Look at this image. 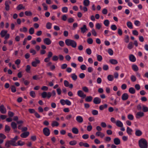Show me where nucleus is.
<instances>
[{
  "label": "nucleus",
  "instance_id": "obj_1",
  "mask_svg": "<svg viewBox=\"0 0 148 148\" xmlns=\"http://www.w3.org/2000/svg\"><path fill=\"white\" fill-rule=\"evenodd\" d=\"M147 142L145 138H141L138 141V145L140 148H147Z\"/></svg>",
  "mask_w": 148,
  "mask_h": 148
},
{
  "label": "nucleus",
  "instance_id": "obj_2",
  "mask_svg": "<svg viewBox=\"0 0 148 148\" xmlns=\"http://www.w3.org/2000/svg\"><path fill=\"white\" fill-rule=\"evenodd\" d=\"M66 44L68 46H71L72 47L75 48L77 47V43L74 40L70 39H67L65 40Z\"/></svg>",
  "mask_w": 148,
  "mask_h": 148
},
{
  "label": "nucleus",
  "instance_id": "obj_3",
  "mask_svg": "<svg viewBox=\"0 0 148 148\" xmlns=\"http://www.w3.org/2000/svg\"><path fill=\"white\" fill-rule=\"evenodd\" d=\"M11 145L14 146H17L16 142L12 140L7 141L5 144V146L7 147H10Z\"/></svg>",
  "mask_w": 148,
  "mask_h": 148
},
{
  "label": "nucleus",
  "instance_id": "obj_4",
  "mask_svg": "<svg viewBox=\"0 0 148 148\" xmlns=\"http://www.w3.org/2000/svg\"><path fill=\"white\" fill-rule=\"evenodd\" d=\"M42 97L45 98L47 97V99H49L51 96V92H47L45 91L43 92L41 94Z\"/></svg>",
  "mask_w": 148,
  "mask_h": 148
},
{
  "label": "nucleus",
  "instance_id": "obj_5",
  "mask_svg": "<svg viewBox=\"0 0 148 148\" xmlns=\"http://www.w3.org/2000/svg\"><path fill=\"white\" fill-rule=\"evenodd\" d=\"M43 132L44 135L46 136H48L50 135V130L47 127L44 128L43 130Z\"/></svg>",
  "mask_w": 148,
  "mask_h": 148
},
{
  "label": "nucleus",
  "instance_id": "obj_6",
  "mask_svg": "<svg viewBox=\"0 0 148 148\" xmlns=\"http://www.w3.org/2000/svg\"><path fill=\"white\" fill-rule=\"evenodd\" d=\"M40 63V60L38 59V58H36L35 59V61L32 62V65L34 67H36L37 64H39Z\"/></svg>",
  "mask_w": 148,
  "mask_h": 148
},
{
  "label": "nucleus",
  "instance_id": "obj_7",
  "mask_svg": "<svg viewBox=\"0 0 148 148\" xmlns=\"http://www.w3.org/2000/svg\"><path fill=\"white\" fill-rule=\"evenodd\" d=\"M144 113L142 112H138L136 113L135 114V116L136 119H139L141 117L143 116Z\"/></svg>",
  "mask_w": 148,
  "mask_h": 148
},
{
  "label": "nucleus",
  "instance_id": "obj_8",
  "mask_svg": "<svg viewBox=\"0 0 148 148\" xmlns=\"http://www.w3.org/2000/svg\"><path fill=\"white\" fill-rule=\"evenodd\" d=\"M78 95L83 98H85L86 97V95L84 94V92L81 90H79L77 92Z\"/></svg>",
  "mask_w": 148,
  "mask_h": 148
},
{
  "label": "nucleus",
  "instance_id": "obj_9",
  "mask_svg": "<svg viewBox=\"0 0 148 148\" xmlns=\"http://www.w3.org/2000/svg\"><path fill=\"white\" fill-rule=\"evenodd\" d=\"M44 43L47 45H50L52 42L51 40L48 38H45L43 40Z\"/></svg>",
  "mask_w": 148,
  "mask_h": 148
},
{
  "label": "nucleus",
  "instance_id": "obj_10",
  "mask_svg": "<svg viewBox=\"0 0 148 148\" xmlns=\"http://www.w3.org/2000/svg\"><path fill=\"white\" fill-rule=\"evenodd\" d=\"M11 3L10 1H6L5 2V9L6 11H9L10 10V4Z\"/></svg>",
  "mask_w": 148,
  "mask_h": 148
},
{
  "label": "nucleus",
  "instance_id": "obj_11",
  "mask_svg": "<svg viewBox=\"0 0 148 148\" xmlns=\"http://www.w3.org/2000/svg\"><path fill=\"white\" fill-rule=\"evenodd\" d=\"M93 102L96 104H99L101 102V99L98 97H95L94 99Z\"/></svg>",
  "mask_w": 148,
  "mask_h": 148
},
{
  "label": "nucleus",
  "instance_id": "obj_12",
  "mask_svg": "<svg viewBox=\"0 0 148 148\" xmlns=\"http://www.w3.org/2000/svg\"><path fill=\"white\" fill-rule=\"evenodd\" d=\"M95 135L97 136L100 137L101 138H103L105 136V134L101 132H97L95 133Z\"/></svg>",
  "mask_w": 148,
  "mask_h": 148
},
{
  "label": "nucleus",
  "instance_id": "obj_13",
  "mask_svg": "<svg viewBox=\"0 0 148 148\" xmlns=\"http://www.w3.org/2000/svg\"><path fill=\"white\" fill-rule=\"evenodd\" d=\"M113 142L115 145H118L121 143V140L120 139L117 138H114Z\"/></svg>",
  "mask_w": 148,
  "mask_h": 148
},
{
  "label": "nucleus",
  "instance_id": "obj_14",
  "mask_svg": "<svg viewBox=\"0 0 148 148\" xmlns=\"http://www.w3.org/2000/svg\"><path fill=\"white\" fill-rule=\"evenodd\" d=\"M29 132L26 131L23 133L21 134V136L22 138H26L29 135Z\"/></svg>",
  "mask_w": 148,
  "mask_h": 148
},
{
  "label": "nucleus",
  "instance_id": "obj_15",
  "mask_svg": "<svg viewBox=\"0 0 148 148\" xmlns=\"http://www.w3.org/2000/svg\"><path fill=\"white\" fill-rule=\"evenodd\" d=\"M80 29L81 32L83 34L85 33L88 30L86 28V26L85 25H83V27H81Z\"/></svg>",
  "mask_w": 148,
  "mask_h": 148
},
{
  "label": "nucleus",
  "instance_id": "obj_16",
  "mask_svg": "<svg viewBox=\"0 0 148 148\" xmlns=\"http://www.w3.org/2000/svg\"><path fill=\"white\" fill-rule=\"evenodd\" d=\"M76 119L77 121L79 123H82L83 121L82 117L80 116H77Z\"/></svg>",
  "mask_w": 148,
  "mask_h": 148
},
{
  "label": "nucleus",
  "instance_id": "obj_17",
  "mask_svg": "<svg viewBox=\"0 0 148 148\" xmlns=\"http://www.w3.org/2000/svg\"><path fill=\"white\" fill-rule=\"evenodd\" d=\"M0 111L2 114L6 113V110L3 105H1L0 106Z\"/></svg>",
  "mask_w": 148,
  "mask_h": 148
},
{
  "label": "nucleus",
  "instance_id": "obj_18",
  "mask_svg": "<svg viewBox=\"0 0 148 148\" xmlns=\"http://www.w3.org/2000/svg\"><path fill=\"white\" fill-rule=\"evenodd\" d=\"M115 124L117 126L120 127L123 126V123L120 120H117L116 121Z\"/></svg>",
  "mask_w": 148,
  "mask_h": 148
},
{
  "label": "nucleus",
  "instance_id": "obj_19",
  "mask_svg": "<svg viewBox=\"0 0 148 148\" xmlns=\"http://www.w3.org/2000/svg\"><path fill=\"white\" fill-rule=\"evenodd\" d=\"M135 135L138 136H140L142 134V132L139 130L136 129L135 132Z\"/></svg>",
  "mask_w": 148,
  "mask_h": 148
},
{
  "label": "nucleus",
  "instance_id": "obj_20",
  "mask_svg": "<svg viewBox=\"0 0 148 148\" xmlns=\"http://www.w3.org/2000/svg\"><path fill=\"white\" fill-rule=\"evenodd\" d=\"M25 7L23 6V5L21 4L18 5L16 8V9L18 10H23L25 9Z\"/></svg>",
  "mask_w": 148,
  "mask_h": 148
},
{
  "label": "nucleus",
  "instance_id": "obj_21",
  "mask_svg": "<svg viewBox=\"0 0 148 148\" xmlns=\"http://www.w3.org/2000/svg\"><path fill=\"white\" fill-rule=\"evenodd\" d=\"M128 95L127 93L123 94L122 96V99L123 100H126L128 98Z\"/></svg>",
  "mask_w": 148,
  "mask_h": 148
},
{
  "label": "nucleus",
  "instance_id": "obj_22",
  "mask_svg": "<svg viewBox=\"0 0 148 148\" xmlns=\"http://www.w3.org/2000/svg\"><path fill=\"white\" fill-rule=\"evenodd\" d=\"M129 60L132 62H135L136 60L135 57L132 54H131L129 56Z\"/></svg>",
  "mask_w": 148,
  "mask_h": 148
},
{
  "label": "nucleus",
  "instance_id": "obj_23",
  "mask_svg": "<svg viewBox=\"0 0 148 148\" xmlns=\"http://www.w3.org/2000/svg\"><path fill=\"white\" fill-rule=\"evenodd\" d=\"M8 31L7 30H2L0 33L1 36L2 37H4L7 34Z\"/></svg>",
  "mask_w": 148,
  "mask_h": 148
},
{
  "label": "nucleus",
  "instance_id": "obj_24",
  "mask_svg": "<svg viewBox=\"0 0 148 148\" xmlns=\"http://www.w3.org/2000/svg\"><path fill=\"white\" fill-rule=\"evenodd\" d=\"M132 67L133 70L135 72L137 71L138 70V68L137 65L136 64H132Z\"/></svg>",
  "mask_w": 148,
  "mask_h": 148
},
{
  "label": "nucleus",
  "instance_id": "obj_25",
  "mask_svg": "<svg viewBox=\"0 0 148 148\" xmlns=\"http://www.w3.org/2000/svg\"><path fill=\"white\" fill-rule=\"evenodd\" d=\"M127 27L130 29H132L133 28V26L132 23L128 21L127 23Z\"/></svg>",
  "mask_w": 148,
  "mask_h": 148
},
{
  "label": "nucleus",
  "instance_id": "obj_26",
  "mask_svg": "<svg viewBox=\"0 0 148 148\" xmlns=\"http://www.w3.org/2000/svg\"><path fill=\"white\" fill-rule=\"evenodd\" d=\"M110 62L112 64H118L117 61L114 59H111L109 60Z\"/></svg>",
  "mask_w": 148,
  "mask_h": 148
},
{
  "label": "nucleus",
  "instance_id": "obj_27",
  "mask_svg": "<svg viewBox=\"0 0 148 148\" xmlns=\"http://www.w3.org/2000/svg\"><path fill=\"white\" fill-rule=\"evenodd\" d=\"M72 131L73 133L75 134H78L79 130L77 128L75 127H73L72 129Z\"/></svg>",
  "mask_w": 148,
  "mask_h": 148
},
{
  "label": "nucleus",
  "instance_id": "obj_28",
  "mask_svg": "<svg viewBox=\"0 0 148 148\" xmlns=\"http://www.w3.org/2000/svg\"><path fill=\"white\" fill-rule=\"evenodd\" d=\"M114 76L112 75H109L107 76V79L110 81H112L114 79Z\"/></svg>",
  "mask_w": 148,
  "mask_h": 148
},
{
  "label": "nucleus",
  "instance_id": "obj_29",
  "mask_svg": "<svg viewBox=\"0 0 148 148\" xmlns=\"http://www.w3.org/2000/svg\"><path fill=\"white\" fill-rule=\"evenodd\" d=\"M129 92L132 94H134L135 93L136 90L133 87H130L129 88Z\"/></svg>",
  "mask_w": 148,
  "mask_h": 148
},
{
  "label": "nucleus",
  "instance_id": "obj_30",
  "mask_svg": "<svg viewBox=\"0 0 148 148\" xmlns=\"http://www.w3.org/2000/svg\"><path fill=\"white\" fill-rule=\"evenodd\" d=\"M51 126L53 127L55 126H58L59 125V123L56 121H53L51 123Z\"/></svg>",
  "mask_w": 148,
  "mask_h": 148
},
{
  "label": "nucleus",
  "instance_id": "obj_31",
  "mask_svg": "<svg viewBox=\"0 0 148 148\" xmlns=\"http://www.w3.org/2000/svg\"><path fill=\"white\" fill-rule=\"evenodd\" d=\"M107 107V104H105L103 105H101L99 107V108L100 110H103L104 108H106Z\"/></svg>",
  "mask_w": 148,
  "mask_h": 148
},
{
  "label": "nucleus",
  "instance_id": "obj_32",
  "mask_svg": "<svg viewBox=\"0 0 148 148\" xmlns=\"http://www.w3.org/2000/svg\"><path fill=\"white\" fill-rule=\"evenodd\" d=\"M90 3V2L89 0H84L83 1V4L85 6H88Z\"/></svg>",
  "mask_w": 148,
  "mask_h": 148
},
{
  "label": "nucleus",
  "instance_id": "obj_33",
  "mask_svg": "<svg viewBox=\"0 0 148 148\" xmlns=\"http://www.w3.org/2000/svg\"><path fill=\"white\" fill-rule=\"evenodd\" d=\"M126 131L128 134L131 135L132 134V130L131 128H130L129 127H127V128Z\"/></svg>",
  "mask_w": 148,
  "mask_h": 148
},
{
  "label": "nucleus",
  "instance_id": "obj_34",
  "mask_svg": "<svg viewBox=\"0 0 148 148\" xmlns=\"http://www.w3.org/2000/svg\"><path fill=\"white\" fill-rule=\"evenodd\" d=\"M25 14L27 16H31L32 15V13L30 11H26L25 12Z\"/></svg>",
  "mask_w": 148,
  "mask_h": 148
},
{
  "label": "nucleus",
  "instance_id": "obj_35",
  "mask_svg": "<svg viewBox=\"0 0 148 148\" xmlns=\"http://www.w3.org/2000/svg\"><path fill=\"white\" fill-rule=\"evenodd\" d=\"M92 99V97L91 96H87L85 100L87 102H90Z\"/></svg>",
  "mask_w": 148,
  "mask_h": 148
},
{
  "label": "nucleus",
  "instance_id": "obj_36",
  "mask_svg": "<svg viewBox=\"0 0 148 148\" xmlns=\"http://www.w3.org/2000/svg\"><path fill=\"white\" fill-rule=\"evenodd\" d=\"M11 126L12 128L14 129H15L17 128V124L14 122H13L11 123Z\"/></svg>",
  "mask_w": 148,
  "mask_h": 148
},
{
  "label": "nucleus",
  "instance_id": "obj_37",
  "mask_svg": "<svg viewBox=\"0 0 148 148\" xmlns=\"http://www.w3.org/2000/svg\"><path fill=\"white\" fill-rule=\"evenodd\" d=\"M71 77L73 80H75L77 78V76L75 73H72L71 75Z\"/></svg>",
  "mask_w": 148,
  "mask_h": 148
},
{
  "label": "nucleus",
  "instance_id": "obj_38",
  "mask_svg": "<svg viewBox=\"0 0 148 148\" xmlns=\"http://www.w3.org/2000/svg\"><path fill=\"white\" fill-rule=\"evenodd\" d=\"M127 118L130 120H133L134 119V116L133 115L131 114H128L127 116Z\"/></svg>",
  "mask_w": 148,
  "mask_h": 148
},
{
  "label": "nucleus",
  "instance_id": "obj_39",
  "mask_svg": "<svg viewBox=\"0 0 148 148\" xmlns=\"http://www.w3.org/2000/svg\"><path fill=\"white\" fill-rule=\"evenodd\" d=\"M133 43L132 42H130L128 44L127 48L129 49H131L133 47Z\"/></svg>",
  "mask_w": 148,
  "mask_h": 148
},
{
  "label": "nucleus",
  "instance_id": "obj_40",
  "mask_svg": "<svg viewBox=\"0 0 148 148\" xmlns=\"http://www.w3.org/2000/svg\"><path fill=\"white\" fill-rule=\"evenodd\" d=\"M143 108V110L144 112H148V107H147L144 105H143L142 106Z\"/></svg>",
  "mask_w": 148,
  "mask_h": 148
},
{
  "label": "nucleus",
  "instance_id": "obj_41",
  "mask_svg": "<svg viewBox=\"0 0 148 148\" xmlns=\"http://www.w3.org/2000/svg\"><path fill=\"white\" fill-rule=\"evenodd\" d=\"M103 24L106 26H108L110 24L109 21L108 20H104L103 21Z\"/></svg>",
  "mask_w": 148,
  "mask_h": 148
},
{
  "label": "nucleus",
  "instance_id": "obj_42",
  "mask_svg": "<svg viewBox=\"0 0 148 148\" xmlns=\"http://www.w3.org/2000/svg\"><path fill=\"white\" fill-rule=\"evenodd\" d=\"M91 32L92 35L94 36H96L97 35V33L95 30L94 29L92 28L91 30Z\"/></svg>",
  "mask_w": 148,
  "mask_h": 148
},
{
  "label": "nucleus",
  "instance_id": "obj_43",
  "mask_svg": "<svg viewBox=\"0 0 148 148\" xmlns=\"http://www.w3.org/2000/svg\"><path fill=\"white\" fill-rule=\"evenodd\" d=\"M62 10L63 13H66L68 11V8L67 7H63L62 8Z\"/></svg>",
  "mask_w": 148,
  "mask_h": 148
},
{
  "label": "nucleus",
  "instance_id": "obj_44",
  "mask_svg": "<svg viewBox=\"0 0 148 148\" xmlns=\"http://www.w3.org/2000/svg\"><path fill=\"white\" fill-rule=\"evenodd\" d=\"M52 24L49 22L47 23L46 25V28L48 29H50L51 28Z\"/></svg>",
  "mask_w": 148,
  "mask_h": 148
},
{
  "label": "nucleus",
  "instance_id": "obj_45",
  "mask_svg": "<svg viewBox=\"0 0 148 148\" xmlns=\"http://www.w3.org/2000/svg\"><path fill=\"white\" fill-rule=\"evenodd\" d=\"M77 143V142L75 140H73V141H70L69 142V144L71 145H76Z\"/></svg>",
  "mask_w": 148,
  "mask_h": 148
},
{
  "label": "nucleus",
  "instance_id": "obj_46",
  "mask_svg": "<svg viewBox=\"0 0 148 148\" xmlns=\"http://www.w3.org/2000/svg\"><path fill=\"white\" fill-rule=\"evenodd\" d=\"M20 31L21 32H25L27 31V29L26 27H23V28H20Z\"/></svg>",
  "mask_w": 148,
  "mask_h": 148
},
{
  "label": "nucleus",
  "instance_id": "obj_47",
  "mask_svg": "<svg viewBox=\"0 0 148 148\" xmlns=\"http://www.w3.org/2000/svg\"><path fill=\"white\" fill-rule=\"evenodd\" d=\"M24 144V143L21 140H19L18 141L17 143H16L17 146H23Z\"/></svg>",
  "mask_w": 148,
  "mask_h": 148
},
{
  "label": "nucleus",
  "instance_id": "obj_48",
  "mask_svg": "<svg viewBox=\"0 0 148 148\" xmlns=\"http://www.w3.org/2000/svg\"><path fill=\"white\" fill-rule=\"evenodd\" d=\"M134 23L136 26H139L140 24V22L138 20H136L134 21Z\"/></svg>",
  "mask_w": 148,
  "mask_h": 148
},
{
  "label": "nucleus",
  "instance_id": "obj_49",
  "mask_svg": "<svg viewBox=\"0 0 148 148\" xmlns=\"http://www.w3.org/2000/svg\"><path fill=\"white\" fill-rule=\"evenodd\" d=\"M97 60L98 61L100 62L102 60V57L101 55L97 54Z\"/></svg>",
  "mask_w": 148,
  "mask_h": 148
},
{
  "label": "nucleus",
  "instance_id": "obj_50",
  "mask_svg": "<svg viewBox=\"0 0 148 148\" xmlns=\"http://www.w3.org/2000/svg\"><path fill=\"white\" fill-rule=\"evenodd\" d=\"M111 29L113 31L116 30L117 28L116 26L115 25H112L110 26Z\"/></svg>",
  "mask_w": 148,
  "mask_h": 148
},
{
  "label": "nucleus",
  "instance_id": "obj_51",
  "mask_svg": "<svg viewBox=\"0 0 148 148\" xmlns=\"http://www.w3.org/2000/svg\"><path fill=\"white\" fill-rule=\"evenodd\" d=\"M34 32V28L31 27L29 30V32L30 34H33Z\"/></svg>",
  "mask_w": 148,
  "mask_h": 148
},
{
  "label": "nucleus",
  "instance_id": "obj_52",
  "mask_svg": "<svg viewBox=\"0 0 148 148\" xmlns=\"http://www.w3.org/2000/svg\"><path fill=\"white\" fill-rule=\"evenodd\" d=\"M92 113L94 115H97L98 114V112L97 110H94L92 111Z\"/></svg>",
  "mask_w": 148,
  "mask_h": 148
},
{
  "label": "nucleus",
  "instance_id": "obj_53",
  "mask_svg": "<svg viewBox=\"0 0 148 148\" xmlns=\"http://www.w3.org/2000/svg\"><path fill=\"white\" fill-rule=\"evenodd\" d=\"M87 42L88 44H91L93 43V40L92 38H89L87 40Z\"/></svg>",
  "mask_w": 148,
  "mask_h": 148
},
{
  "label": "nucleus",
  "instance_id": "obj_54",
  "mask_svg": "<svg viewBox=\"0 0 148 148\" xmlns=\"http://www.w3.org/2000/svg\"><path fill=\"white\" fill-rule=\"evenodd\" d=\"M130 79L131 81L132 82H134L136 80V78L134 75H132L131 76Z\"/></svg>",
  "mask_w": 148,
  "mask_h": 148
},
{
  "label": "nucleus",
  "instance_id": "obj_55",
  "mask_svg": "<svg viewBox=\"0 0 148 148\" xmlns=\"http://www.w3.org/2000/svg\"><path fill=\"white\" fill-rule=\"evenodd\" d=\"M23 80L24 81V84L25 86H27L29 85L30 83V82L27 80H25L24 78H23Z\"/></svg>",
  "mask_w": 148,
  "mask_h": 148
},
{
  "label": "nucleus",
  "instance_id": "obj_56",
  "mask_svg": "<svg viewBox=\"0 0 148 148\" xmlns=\"http://www.w3.org/2000/svg\"><path fill=\"white\" fill-rule=\"evenodd\" d=\"M104 140L106 142H110L111 140V138L109 136L106 137L104 139Z\"/></svg>",
  "mask_w": 148,
  "mask_h": 148
},
{
  "label": "nucleus",
  "instance_id": "obj_57",
  "mask_svg": "<svg viewBox=\"0 0 148 148\" xmlns=\"http://www.w3.org/2000/svg\"><path fill=\"white\" fill-rule=\"evenodd\" d=\"M80 68L82 70H85L86 69L87 67L86 65L82 64L80 66Z\"/></svg>",
  "mask_w": 148,
  "mask_h": 148
},
{
  "label": "nucleus",
  "instance_id": "obj_58",
  "mask_svg": "<svg viewBox=\"0 0 148 148\" xmlns=\"http://www.w3.org/2000/svg\"><path fill=\"white\" fill-rule=\"evenodd\" d=\"M30 95L31 97L33 98H34L35 97L36 95L35 92L34 91H31L30 92Z\"/></svg>",
  "mask_w": 148,
  "mask_h": 148
},
{
  "label": "nucleus",
  "instance_id": "obj_59",
  "mask_svg": "<svg viewBox=\"0 0 148 148\" xmlns=\"http://www.w3.org/2000/svg\"><path fill=\"white\" fill-rule=\"evenodd\" d=\"M108 52L110 56H112L113 54V51L111 49H109L108 50Z\"/></svg>",
  "mask_w": 148,
  "mask_h": 148
},
{
  "label": "nucleus",
  "instance_id": "obj_60",
  "mask_svg": "<svg viewBox=\"0 0 148 148\" xmlns=\"http://www.w3.org/2000/svg\"><path fill=\"white\" fill-rule=\"evenodd\" d=\"M86 53L89 55H90L92 53V51L90 49L87 48L86 50Z\"/></svg>",
  "mask_w": 148,
  "mask_h": 148
},
{
  "label": "nucleus",
  "instance_id": "obj_61",
  "mask_svg": "<svg viewBox=\"0 0 148 148\" xmlns=\"http://www.w3.org/2000/svg\"><path fill=\"white\" fill-rule=\"evenodd\" d=\"M30 52L32 53L33 55H34L36 53V51L33 49H31L30 50Z\"/></svg>",
  "mask_w": 148,
  "mask_h": 148
},
{
  "label": "nucleus",
  "instance_id": "obj_62",
  "mask_svg": "<svg viewBox=\"0 0 148 148\" xmlns=\"http://www.w3.org/2000/svg\"><path fill=\"white\" fill-rule=\"evenodd\" d=\"M82 90L85 92H88V89L86 86H84L82 88Z\"/></svg>",
  "mask_w": 148,
  "mask_h": 148
},
{
  "label": "nucleus",
  "instance_id": "obj_63",
  "mask_svg": "<svg viewBox=\"0 0 148 148\" xmlns=\"http://www.w3.org/2000/svg\"><path fill=\"white\" fill-rule=\"evenodd\" d=\"M96 28L98 29H100L101 26L100 24L99 23H96L95 25Z\"/></svg>",
  "mask_w": 148,
  "mask_h": 148
},
{
  "label": "nucleus",
  "instance_id": "obj_64",
  "mask_svg": "<svg viewBox=\"0 0 148 148\" xmlns=\"http://www.w3.org/2000/svg\"><path fill=\"white\" fill-rule=\"evenodd\" d=\"M59 44L60 46L63 47L64 45V43L63 41L60 40L59 42Z\"/></svg>",
  "mask_w": 148,
  "mask_h": 148
}]
</instances>
